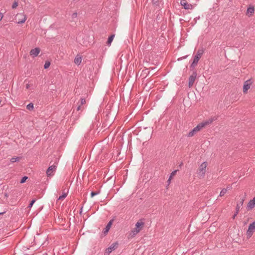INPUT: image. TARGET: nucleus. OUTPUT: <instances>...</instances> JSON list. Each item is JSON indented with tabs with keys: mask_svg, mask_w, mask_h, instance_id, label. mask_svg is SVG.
Segmentation results:
<instances>
[{
	"mask_svg": "<svg viewBox=\"0 0 255 255\" xmlns=\"http://www.w3.org/2000/svg\"><path fill=\"white\" fill-rule=\"evenodd\" d=\"M67 196V194L65 193H64L62 194L61 196H60L58 200H63L65 198V197Z\"/></svg>",
	"mask_w": 255,
	"mask_h": 255,
	"instance_id": "obj_29",
	"label": "nucleus"
},
{
	"mask_svg": "<svg viewBox=\"0 0 255 255\" xmlns=\"http://www.w3.org/2000/svg\"><path fill=\"white\" fill-rule=\"evenodd\" d=\"M117 244H113L105 252V255H109L116 248Z\"/></svg>",
	"mask_w": 255,
	"mask_h": 255,
	"instance_id": "obj_11",
	"label": "nucleus"
},
{
	"mask_svg": "<svg viewBox=\"0 0 255 255\" xmlns=\"http://www.w3.org/2000/svg\"><path fill=\"white\" fill-rule=\"evenodd\" d=\"M27 179V177H26V176H24V177H23L21 179V181H20V183H24V182L26 181V179Z\"/></svg>",
	"mask_w": 255,
	"mask_h": 255,
	"instance_id": "obj_32",
	"label": "nucleus"
},
{
	"mask_svg": "<svg viewBox=\"0 0 255 255\" xmlns=\"http://www.w3.org/2000/svg\"><path fill=\"white\" fill-rule=\"evenodd\" d=\"M227 189H223L220 193V196L222 197L225 195V194L227 193Z\"/></svg>",
	"mask_w": 255,
	"mask_h": 255,
	"instance_id": "obj_27",
	"label": "nucleus"
},
{
	"mask_svg": "<svg viewBox=\"0 0 255 255\" xmlns=\"http://www.w3.org/2000/svg\"><path fill=\"white\" fill-rule=\"evenodd\" d=\"M255 206V197L251 200L248 204L247 208L248 210H251L253 209Z\"/></svg>",
	"mask_w": 255,
	"mask_h": 255,
	"instance_id": "obj_12",
	"label": "nucleus"
},
{
	"mask_svg": "<svg viewBox=\"0 0 255 255\" xmlns=\"http://www.w3.org/2000/svg\"><path fill=\"white\" fill-rule=\"evenodd\" d=\"M255 11V8L253 6H250L247 9V13H251V14L254 13Z\"/></svg>",
	"mask_w": 255,
	"mask_h": 255,
	"instance_id": "obj_21",
	"label": "nucleus"
},
{
	"mask_svg": "<svg viewBox=\"0 0 255 255\" xmlns=\"http://www.w3.org/2000/svg\"><path fill=\"white\" fill-rule=\"evenodd\" d=\"M112 125L111 121H108V120H106L103 124L102 128H110Z\"/></svg>",
	"mask_w": 255,
	"mask_h": 255,
	"instance_id": "obj_17",
	"label": "nucleus"
},
{
	"mask_svg": "<svg viewBox=\"0 0 255 255\" xmlns=\"http://www.w3.org/2000/svg\"><path fill=\"white\" fill-rule=\"evenodd\" d=\"M243 203H244V200H243V199H242V201H241V205H243Z\"/></svg>",
	"mask_w": 255,
	"mask_h": 255,
	"instance_id": "obj_40",
	"label": "nucleus"
},
{
	"mask_svg": "<svg viewBox=\"0 0 255 255\" xmlns=\"http://www.w3.org/2000/svg\"><path fill=\"white\" fill-rule=\"evenodd\" d=\"M82 58L79 55H77L74 59V63L79 65L81 63Z\"/></svg>",
	"mask_w": 255,
	"mask_h": 255,
	"instance_id": "obj_15",
	"label": "nucleus"
},
{
	"mask_svg": "<svg viewBox=\"0 0 255 255\" xmlns=\"http://www.w3.org/2000/svg\"><path fill=\"white\" fill-rule=\"evenodd\" d=\"M77 12H74L72 14V18H75L77 17Z\"/></svg>",
	"mask_w": 255,
	"mask_h": 255,
	"instance_id": "obj_35",
	"label": "nucleus"
},
{
	"mask_svg": "<svg viewBox=\"0 0 255 255\" xmlns=\"http://www.w3.org/2000/svg\"><path fill=\"white\" fill-rule=\"evenodd\" d=\"M187 57V55H186V56H183V57H182L180 58V59H185V58H186Z\"/></svg>",
	"mask_w": 255,
	"mask_h": 255,
	"instance_id": "obj_39",
	"label": "nucleus"
},
{
	"mask_svg": "<svg viewBox=\"0 0 255 255\" xmlns=\"http://www.w3.org/2000/svg\"><path fill=\"white\" fill-rule=\"evenodd\" d=\"M86 103V100L85 98H81L80 99V104L78 105V106L77 108V110L79 111L81 109V106L85 104Z\"/></svg>",
	"mask_w": 255,
	"mask_h": 255,
	"instance_id": "obj_19",
	"label": "nucleus"
},
{
	"mask_svg": "<svg viewBox=\"0 0 255 255\" xmlns=\"http://www.w3.org/2000/svg\"><path fill=\"white\" fill-rule=\"evenodd\" d=\"M241 205H240L239 204L237 205V207H236L237 214H238V212L240 211V208H241Z\"/></svg>",
	"mask_w": 255,
	"mask_h": 255,
	"instance_id": "obj_34",
	"label": "nucleus"
},
{
	"mask_svg": "<svg viewBox=\"0 0 255 255\" xmlns=\"http://www.w3.org/2000/svg\"><path fill=\"white\" fill-rule=\"evenodd\" d=\"M18 5V2L16 1H14L11 6L12 9L15 8Z\"/></svg>",
	"mask_w": 255,
	"mask_h": 255,
	"instance_id": "obj_30",
	"label": "nucleus"
},
{
	"mask_svg": "<svg viewBox=\"0 0 255 255\" xmlns=\"http://www.w3.org/2000/svg\"><path fill=\"white\" fill-rule=\"evenodd\" d=\"M97 195V193L96 192H92L91 194V196L92 197H94V196Z\"/></svg>",
	"mask_w": 255,
	"mask_h": 255,
	"instance_id": "obj_36",
	"label": "nucleus"
},
{
	"mask_svg": "<svg viewBox=\"0 0 255 255\" xmlns=\"http://www.w3.org/2000/svg\"><path fill=\"white\" fill-rule=\"evenodd\" d=\"M200 128H193L187 134V136L188 137H192L198 132Z\"/></svg>",
	"mask_w": 255,
	"mask_h": 255,
	"instance_id": "obj_14",
	"label": "nucleus"
},
{
	"mask_svg": "<svg viewBox=\"0 0 255 255\" xmlns=\"http://www.w3.org/2000/svg\"><path fill=\"white\" fill-rule=\"evenodd\" d=\"M197 65V64H196L195 63H192L191 64L190 66V70L191 71H192L193 72H194V71H196V70L195 69V67Z\"/></svg>",
	"mask_w": 255,
	"mask_h": 255,
	"instance_id": "obj_24",
	"label": "nucleus"
},
{
	"mask_svg": "<svg viewBox=\"0 0 255 255\" xmlns=\"http://www.w3.org/2000/svg\"><path fill=\"white\" fill-rule=\"evenodd\" d=\"M225 1H227V6L229 7H231L233 5V0H225Z\"/></svg>",
	"mask_w": 255,
	"mask_h": 255,
	"instance_id": "obj_28",
	"label": "nucleus"
},
{
	"mask_svg": "<svg viewBox=\"0 0 255 255\" xmlns=\"http://www.w3.org/2000/svg\"><path fill=\"white\" fill-rule=\"evenodd\" d=\"M26 109L29 111H31L34 109V105L33 103H31L28 104L26 106Z\"/></svg>",
	"mask_w": 255,
	"mask_h": 255,
	"instance_id": "obj_23",
	"label": "nucleus"
},
{
	"mask_svg": "<svg viewBox=\"0 0 255 255\" xmlns=\"http://www.w3.org/2000/svg\"><path fill=\"white\" fill-rule=\"evenodd\" d=\"M40 52V49L38 47H36L34 49H32L30 50L29 53L31 56H33V57H35L38 56Z\"/></svg>",
	"mask_w": 255,
	"mask_h": 255,
	"instance_id": "obj_10",
	"label": "nucleus"
},
{
	"mask_svg": "<svg viewBox=\"0 0 255 255\" xmlns=\"http://www.w3.org/2000/svg\"><path fill=\"white\" fill-rule=\"evenodd\" d=\"M197 71H194L192 75L189 77L188 82V87L191 88L193 86L197 76Z\"/></svg>",
	"mask_w": 255,
	"mask_h": 255,
	"instance_id": "obj_7",
	"label": "nucleus"
},
{
	"mask_svg": "<svg viewBox=\"0 0 255 255\" xmlns=\"http://www.w3.org/2000/svg\"><path fill=\"white\" fill-rule=\"evenodd\" d=\"M204 52V50L203 48L199 49L196 54L202 57Z\"/></svg>",
	"mask_w": 255,
	"mask_h": 255,
	"instance_id": "obj_22",
	"label": "nucleus"
},
{
	"mask_svg": "<svg viewBox=\"0 0 255 255\" xmlns=\"http://www.w3.org/2000/svg\"><path fill=\"white\" fill-rule=\"evenodd\" d=\"M20 158L19 157H12L10 159V161L13 163L16 161H18L20 160Z\"/></svg>",
	"mask_w": 255,
	"mask_h": 255,
	"instance_id": "obj_26",
	"label": "nucleus"
},
{
	"mask_svg": "<svg viewBox=\"0 0 255 255\" xmlns=\"http://www.w3.org/2000/svg\"><path fill=\"white\" fill-rule=\"evenodd\" d=\"M50 64H51V63H50V61H46L45 62V64L44 65V68L45 69H46L48 68L50 66Z\"/></svg>",
	"mask_w": 255,
	"mask_h": 255,
	"instance_id": "obj_25",
	"label": "nucleus"
},
{
	"mask_svg": "<svg viewBox=\"0 0 255 255\" xmlns=\"http://www.w3.org/2000/svg\"><path fill=\"white\" fill-rule=\"evenodd\" d=\"M56 169V166L55 165H51L48 167L46 171V175L47 176H51L53 175V173Z\"/></svg>",
	"mask_w": 255,
	"mask_h": 255,
	"instance_id": "obj_9",
	"label": "nucleus"
},
{
	"mask_svg": "<svg viewBox=\"0 0 255 255\" xmlns=\"http://www.w3.org/2000/svg\"><path fill=\"white\" fill-rule=\"evenodd\" d=\"M112 224H113V220H111L108 223L107 226L103 230V233L104 234V235H106L108 233L109 230L110 229V228L112 226Z\"/></svg>",
	"mask_w": 255,
	"mask_h": 255,
	"instance_id": "obj_13",
	"label": "nucleus"
},
{
	"mask_svg": "<svg viewBox=\"0 0 255 255\" xmlns=\"http://www.w3.org/2000/svg\"><path fill=\"white\" fill-rule=\"evenodd\" d=\"M201 58V56L196 54L195 55V56L194 57V59H193V61L192 63H195L197 65L198 61Z\"/></svg>",
	"mask_w": 255,
	"mask_h": 255,
	"instance_id": "obj_18",
	"label": "nucleus"
},
{
	"mask_svg": "<svg viewBox=\"0 0 255 255\" xmlns=\"http://www.w3.org/2000/svg\"><path fill=\"white\" fill-rule=\"evenodd\" d=\"M208 166L207 162L202 163L197 170V176L199 178H203L205 177L206 169Z\"/></svg>",
	"mask_w": 255,
	"mask_h": 255,
	"instance_id": "obj_2",
	"label": "nucleus"
},
{
	"mask_svg": "<svg viewBox=\"0 0 255 255\" xmlns=\"http://www.w3.org/2000/svg\"><path fill=\"white\" fill-rule=\"evenodd\" d=\"M3 17V14L0 12V21L1 20Z\"/></svg>",
	"mask_w": 255,
	"mask_h": 255,
	"instance_id": "obj_37",
	"label": "nucleus"
},
{
	"mask_svg": "<svg viewBox=\"0 0 255 255\" xmlns=\"http://www.w3.org/2000/svg\"><path fill=\"white\" fill-rule=\"evenodd\" d=\"M29 87H30V85L29 84H27L26 85V88L28 89L29 88Z\"/></svg>",
	"mask_w": 255,
	"mask_h": 255,
	"instance_id": "obj_38",
	"label": "nucleus"
},
{
	"mask_svg": "<svg viewBox=\"0 0 255 255\" xmlns=\"http://www.w3.org/2000/svg\"><path fill=\"white\" fill-rule=\"evenodd\" d=\"M238 214H237V213L234 215V217H233V218H235V217L237 216Z\"/></svg>",
	"mask_w": 255,
	"mask_h": 255,
	"instance_id": "obj_41",
	"label": "nucleus"
},
{
	"mask_svg": "<svg viewBox=\"0 0 255 255\" xmlns=\"http://www.w3.org/2000/svg\"><path fill=\"white\" fill-rule=\"evenodd\" d=\"M15 21L18 24L24 23L26 19V16L22 13H17L15 17Z\"/></svg>",
	"mask_w": 255,
	"mask_h": 255,
	"instance_id": "obj_5",
	"label": "nucleus"
},
{
	"mask_svg": "<svg viewBox=\"0 0 255 255\" xmlns=\"http://www.w3.org/2000/svg\"><path fill=\"white\" fill-rule=\"evenodd\" d=\"M144 226V222L141 220L138 221L135 225L134 228L131 231L129 234L130 237L132 238L135 235L137 234L143 228Z\"/></svg>",
	"mask_w": 255,
	"mask_h": 255,
	"instance_id": "obj_1",
	"label": "nucleus"
},
{
	"mask_svg": "<svg viewBox=\"0 0 255 255\" xmlns=\"http://www.w3.org/2000/svg\"><path fill=\"white\" fill-rule=\"evenodd\" d=\"M152 2L153 4L159 5V0H152Z\"/></svg>",
	"mask_w": 255,
	"mask_h": 255,
	"instance_id": "obj_31",
	"label": "nucleus"
},
{
	"mask_svg": "<svg viewBox=\"0 0 255 255\" xmlns=\"http://www.w3.org/2000/svg\"><path fill=\"white\" fill-rule=\"evenodd\" d=\"M253 83L252 79H249L244 82L243 85V92L246 94L247 93L248 90L250 88L251 85Z\"/></svg>",
	"mask_w": 255,
	"mask_h": 255,
	"instance_id": "obj_6",
	"label": "nucleus"
},
{
	"mask_svg": "<svg viewBox=\"0 0 255 255\" xmlns=\"http://www.w3.org/2000/svg\"><path fill=\"white\" fill-rule=\"evenodd\" d=\"M218 116H212L209 119L203 121L196 126L195 128H204L205 126H209L214 121L217 120Z\"/></svg>",
	"mask_w": 255,
	"mask_h": 255,
	"instance_id": "obj_3",
	"label": "nucleus"
},
{
	"mask_svg": "<svg viewBox=\"0 0 255 255\" xmlns=\"http://www.w3.org/2000/svg\"><path fill=\"white\" fill-rule=\"evenodd\" d=\"M176 172H177V170H175L171 173V174L169 176V178L167 181L169 184L170 183L171 180H172V178L175 175Z\"/></svg>",
	"mask_w": 255,
	"mask_h": 255,
	"instance_id": "obj_20",
	"label": "nucleus"
},
{
	"mask_svg": "<svg viewBox=\"0 0 255 255\" xmlns=\"http://www.w3.org/2000/svg\"><path fill=\"white\" fill-rule=\"evenodd\" d=\"M35 200H33L31 201L30 203L29 204V206H28V207L29 208H31L32 206H33V204L35 203Z\"/></svg>",
	"mask_w": 255,
	"mask_h": 255,
	"instance_id": "obj_33",
	"label": "nucleus"
},
{
	"mask_svg": "<svg viewBox=\"0 0 255 255\" xmlns=\"http://www.w3.org/2000/svg\"><path fill=\"white\" fill-rule=\"evenodd\" d=\"M180 4L185 9H192L194 7L193 5L189 3L186 0H181Z\"/></svg>",
	"mask_w": 255,
	"mask_h": 255,
	"instance_id": "obj_8",
	"label": "nucleus"
},
{
	"mask_svg": "<svg viewBox=\"0 0 255 255\" xmlns=\"http://www.w3.org/2000/svg\"><path fill=\"white\" fill-rule=\"evenodd\" d=\"M114 37H115V34H111V35H110L108 37V38L107 41V42H106L108 46L111 45V43L112 42V41H113V39H114Z\"/></svg>",
	"mask_w": 255,
	"mask_h": 255,
	"instance_id": "obj_16",
	"label": "nucleus"
},
{
	"mask_svg": "<svg viewBox=\"0 0 255 255\" xmlns=\"http://www.w3.org/2000/svg\"><path fill=\"white\" fill-rule=\"evenodd\" d=\"M255 232V221L250 224L246 232L247 238H250Z\"/></svg>",
	"mask_w": 255,
	"mask_h": 255,
	"instance_id": "obj_4",
	"label": "nucleus"
}]
</instances>
